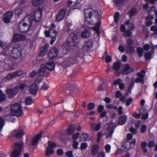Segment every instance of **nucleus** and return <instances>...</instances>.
I'll use <instances>...</instances> for the list:
<instances>
[{"instance_id": "46", "label": "nucleus", "mask_w": 157, "mask_h": 157, "mask_svg": "<svg viewBox=\"0 0 157 157\" xmlns=\"http://www.w3.org/2000/svg\"><path fill=\"white\" fill-rule=\"evenodd\" d=\"M147 144V143L145 141L142 142L141 144L142 148L144 152H147V150L146 147Z\"/></svg>"}, {"instance_id": "31", "label": "nucleus", "mask_w": 157, "mask_h": 157, "mask_svg": "<svg viewBox=\"0 0 157 157\" xmlns=\"http://www.w3.org/2000/svg\"><path fill=\"white\" fill-rule=\"evenodd\" d=\"M90 35V32L88 30L84 29L81 34V36L83 38L89 37Z\"/></svg>"}, {"instance_id": "41", "label": "nucleus", "mask_w": 157, "mask_h": 157, "mask_svg": "<svg viewBox=\"0 0 157 157\" xmlns=\"http://www.w3.org/2000/svg\"><path fill=\"white\" fill-rule=\"evenodd\" d=\"M120 67V64L119 63H115L113 64V66L112 67V68L115 71L119 70Z\"/></svg>"}, {"instance_id": "4", "label": "nucleus", "mask_w": 157, "mask_h": 157, "mask_svg": "<svg viewBox=\"0 0 157 157\" xmlns=\"http://www.w3.org/2000/svg\"><path fill=\"white\" fill-rule=\"evenodd\" d=\"M11 113L12 115L17 117L21 116L23 113L21 105L18 103H15L11 106Z\"/></svg>"}, {"instance_id": "3", "label": "nucleus", "mask_w": 157, "mask_h": 157, "mask_svg": "<svg viewBox=\"0 0 157 157\" xmlns=\"http://www.w3.org/2000/svg\"><path fill=\"white\" fill-rule=\"evenodd\" d=\"M77 39L76 35L71 34L68 37L66 42L63 44V48L68 51L72 50L77 44Z\"/></svg>"}, {"instance_id": "20", "label": "nucleus", "mask_w": 157, "mask_h": 157, "mask_svg": "<svg viewBox=\"0 0 157 157\" xmlns=\"http://www.w3.org/2000/svg\"><path fill=\"white\" fill-rule=\"evenodd\" d=\"M13 16V13L11 12H8L4 15V21L6 23H9L10 21V19Z\"/></svg>"}, {"instance_id": "55", "label": "nucleus", "mask_w": 157, "mask_h": 157, "mask_svg": "<svg viewBox=\"0 0 157 157\" xmlns=\"http://www.w3.org/2000/svg\"><path fill=\"white\" fill-rule=\"evenodd\" d=\"M49 88L48 85L44 83L43 85L41 86V89L43 90H47Z\"/></svg>"}, {"instance_id": "57", "label": "nucleus", "mask_w": 157, "mask_h": 157, "mask_svg": "<svg viewBox=\"0 0 157 157\" xmlns=\"http://www.w3.org/2000/svg\"><path fill=\"white\" fill-rule=\"evenodd\" d=\"M79 135V133H76L75 134L73 135L72 136V139L73 141H76Z\"/></svg>"}, {"instance_id": "18", "label": "nucleus", "mask_w": 157, "mask_h": 157, "mask_svg": "<svg viewBox=\"0 0 157 157\" xmlns=\"http://www.w3.org/2000/svg\"><path fill=\"white\" fill-rule=\"evenodd\" d=\"M25 39L26 37L24 35L15 34L13 37V40L14 42H17L19 41L24 40Z\"/></svg>"}, {"instance_id": "16", "label": "nucleus", "mask_w": 157, "mask_h": 157, "mask_svg": "<svg viewBox=\"0 0 157 157\" xmlns=\"http://www.w3.org/2000/svg\"><path fill=\"white\" fill-rule=\"evenodd\" d=\"M46 66L44 65H42L38 71V75L40 76L44 75L45 76H48L49 74L46 72Z\"/></svg>"}, {"instance_id": "58", "label": "nucleus", "mask_w": 157, "mask_h": 157, "mask_svg": "<svg viewBox=\"0 0 157 157\" xmlns=\"http://www.w3.org/2000/svg\"><path fill=\"white\" fill-rule=\"evenodd\" d=\"M146 130V127L145 125L143 124L141 126L140 131L142 133H144Z\"/></svg>"}, {"instance_id": "60", "label": "nucleus", "mask_w": 157, "mask_h": 157, "mask_svg": "<svg viewBox=\"0 0 157 157\" xmlns=\"http://www.w3.org/2000/svg\"><path fill=\"white\" fill-rule=\"evenodd\" d=\"M126 42L127 44L128 45V46L132 45L133 44V41L132 40L130 39H128L127 40Z\"/></svg>"}, {"instance_id": "13", "label": "nucleus", "mask_w": 157, "mask_h": 157, "mask_svg": "<svg viewBox=\"0 0 157 157\" xmlns=\"http://www.w3.org/2000/svg\"><path fill=\"white\" fill-rule=\"evenodd\" d=\"M24 2V0H22L20 4L17 7V8L14 11V13L15 14L18 15L20 14L22 11L25 10L26 9V7L22 5Z\"/></svg>"}, {"instance_id": "35", "label": "nucleus", "mask_w": 157, "mask_h": 157, "mask_svg": "<svg viewBox=\"0 0 157 157\" xmlns=\"http://www.w3.org/2000/svg\"><path fill=\"white\" fill-rule=\"evenodd\" d=\"M81 140L82 141H87L89 140L90 139V136L84 133L81 136Z\"/></svg>"}, {"instance_id": "50", "label": "nucleus", "mask_w": 157, "mask_h": 157, "mask_svg": "<svg viewBox=\"0 0 157 157\" xmlns=\"http://www.w3.org/2000/svg\"><path fill=\"white\" fill-rule=\"evenodd\" d=\"M120 16L119 13L118 12H116L114 16V22L117 23L118 21L119 18Z\"/></svg>"}, {"instance_id": "7", "label": "nucleus", "mask_w": 157, "mask_h": 157, "mask_svg": "<svg viewBox=\"0 0 157 157\" xmlns=\"http://www.w3.org/2000/svg\"><path fill=\"white\" fill-rule=\"evenodd\" d=\"M22 50L20 47L14 48L12 50L11 56L14 59H20L22 57Z\"/></svg>"}, {"instance_id": "1", "label": "nucleus", "mask_w": 157, "mask_h": 157, "mask_svg": "<svg viewBox=\"0 0 157 157\" xmlns=\"http://www.w3.org/2000/svg\"><path fill=\"white\" fill-rule=\"evenodd\" d=\"M85 23L95 25L93 28L97 35L99 36V27L101 24L100 15L98 12L91 9H88L84 11Z\"/></svg>"}, {"instance_id": "47", "label": "nucleus", "mask_w": 157, "mask_h": 157, "mask_svg": "<svg viewBox=\"0 0 157 157\" xmlns=\"http://www.w3.org/2000/svg\"><path fill=\"white\" fill-rule=\"evenodd\" d=\"M5 124V120L2 117H0V131L2 129Z\"/></svg>"}, {"instance_id": "21", "label": "nucleus", "mask_w": 157, "mask_h": 157, "mask_svg": "<svg viewBox=\"0 0 157 157\" xmlns=\"http://www.w3.org/2000/svg\"><path fill=\"white\" fill-rule=\"evenodd\" d=\"M42 14V12L40 10H36L34 13V19H32L31 18V21H39L41 19V17Z\"/></svg>"}, {"instance_id": "11", "label": "nucleus", "mask_w": 157, "mask_h": 157, "mask_svg": "<svg viewBox=\"0 0 157 157\" xmlns=\"http://www.w3.org/2000/svg\"><path fill=\"white\" fill-rule=\"evenodd\" d=\"M36 82H39L38 79H36L35 80V82L31 85L29 87V91L32 94H36L38 90V86L36 83Z\"/></svg>"}, {"instance_id": "63", "label": "nucleus", "mask_w": 157, "mask_h": 157, "mask_svg": "<svg viewBox=\"0 0 157 157\" xmlns=\"http://www.w3.org/2000/svg\"><path fill=\"white\" fill-rule=\"evenodd\" d=\"M112 60V58L111 56H107L105 59V62L107 63H109Z\"/></svg>"}, {"instance_id": "40", "label": "nucleus", "mask_w": 157, "mask_h": 157, "mask_svg": "<svg viewBox=\"0 0 157 157\" xmlns=\"http://www.w3.org/2000/svg\"><path fill=\"white\" fill-rule=\"evenodd\" d=\"M144 48L145 50L147 51H148L149 48H151L152 50H153L154 49V45L152 44L150 45L146 44L144 45Z\"/></svg>"}, {"instance_id": "43", "label": "nucleus", "mask_w": 157, "mask_h": 157, "mask_svg": "<svg viewBox=\"0 0 157 157\" xmlns=\"http://www.w3.org/2000/svg\"><path fill=\"white\" fill-rule=\"evenodd\" d=\"M15 77L22 75L23 74V71L21 70H19L13 72Z\"/></svg>"}, {"instance_id": "33", "label": "nucleus", "mask_w": 157, "mask_h": 157, "mask_svg": "<svg viewBox=\"0 0 157 157\" xmlns=\"http://www.w3.org/2000/svg\"><path fill=\"white\" fill-rule=\"evenodd\" d=\"M44 1V0H33L32 1L33 6H37L42 4Z\"/></svg>"}, {"instance_id": "48", "label": "nucleus", "mask_w": 157, "mask_h": 157, "mask_svg": "<svg viewBox=\"0 0 157 157\" xmlns=\"http://www.w3.org/2000/svg\"><path fill=\"white\" fill-rule=\"evenodd\" d=\"M5 124V120L2 117H0V131L2 129Z\"/></svg>"}, {"instance_id": "56", "label": "nucleus", "mask_w": 157, "mask_h": 157, "mask_svg": "<svg viewBox=\"0 0 157 157\" xmlns=\"http://www.w3.org/2000/svg\"><path fill=\"white\" fill-rule=\"evenodd\" d=\"M78 143L76 141H73V147L75 149H77L78 148Z\"/></svg>"}, {"instance_id": "5", "label": "nucleus", "mask_w": 157, "mask_h": 157, "mask_svg": "<svg viewBox=\"0 0 157 157\" xmlns=\"http://www.w3.org/2000/svg\"><path fill=\"white\" fill-rule=\"evenodd\" d=\"M155 14L156 18L155 20V22L157 24V10H155V8L154 6L151 7L148 11V15L146 17V20L147 21L146 22V25L147 26H149L151 25L152 23L151 21L154 18L153 15Z\"/></svg>"}, {"instance_id": "45", "label": "nucleus", "mask_w": 157, "mask_h": 157, "mask_svg": "<svg viewBox=\"0 0 157 157\" xmlns=\"http://www.w3.org/2000/svg\"><path fill=\"white\" fill-rule=\"evenodd\" d=\"M130 30H126L123 33V35L124 36L126 37H129L132 35V33L130 31Z\"/></svg>"}, {"instance_id": "62", "label": "nucleus", "mask_w": 157, "mask_h": 157, "mask_svg": "<svg viewBox=\"0 0 157 157\" xmlns=\"http://www.w3.org/2000/svg\"><path fill=\"white\" fill-rule=\"evenodd\" d=\"M132 99L131 98H129L126 101V103L127 106H128L130 105L132 101Z\"/></svg>"}, {"instance_id": "17", "label": "nucleus", "mask_w": 157, "mask_h": 157, "mask_svg": "<svg viewBox=\"0 0 157 157\" xmlns=\"http://www.w3.org/2000/svg\"><path fill=\"white\" fill-rule=\"evenodd\" d=\"M65 13V10L63 9L60 10L56 17V21H59L62 20L64 17Z\"/></svg>"}, {"instance_id": "37", "label": "nucleus", "mask_w": 157, "mask_h": 157, "mask_svg": "<svg viewBox=\"0 0 157 157\" xmlns=\"http://www.w3.org/2000/svg\"><path fill=\"white\" fill-rule=\"evenodd\" d=\"M137 14V11L135 8H132L129 12V14L130 17L132 16L136 15Z\"/></svg>"}, {"instance_id": "30", "label": "nucleus", "mask_w": 157, "mask_h": 157, "mask_svg": "<svg viewBox=\"0 0 157 157\" xmlns=\"http://www.w3.org/2000/svg\"><path fill=\"white\" fill-rule=\"evenodd\" d=\"M13 133L17 138H21L24 134V132L21 130H15L13 131Z\"/></svg>"}, {"instance_id": "27", "label": "nucleus", "mask_w": 157, "mask_h": 157, "mask_svg": "<svg viewBox=\"0 0 157 157\" xmlns=\"http://www.w3.org/2000/svg\"><path fill=\"white\" fill-rule=\"evenodd\" d=\"M41 137V133L36 135L32 139L31 144L32 145H34L36 144L39 141V139Z\"/></svg>"}, {"instance_id": "6", "label": "nucleus", "mask_w": 157, "mask_h": 157, "mask_svg": "<svg viewBox=\"0 0 157 157\" xmlns=\"http://www.w3.org/2000/svg\"><path fill=\"white\" fill-rule=\"evenodd\" d=\"M24 145L23 142H20L14 144L15 149L11 153V157H19Z\"/></svg>"}, {"instance_id": "52", "label": "nucleus", "mask_w": 157, "mask_h": 157, "mask_svg": "<svg viewBox=\"0 0 157 157\" xmlns=\"http://www.w3.org/2000/svg\"><path fill=\"white\" fill-rule=\"evenodd\" d=\"M4 70H10L12 69H13L14 68L10 66L8 64H5L4 66Z\"/></svg>"}, {"instance_id": "64", "label": "nucleus", "mask_w": 157, "mask_h": 157, "mask_svg": "<svg viewBox=\"0 0 157 157\" xmlns=\"http://www.w3.org/2000/svg\"><path fill=\"white\" fill-rule=\"evenodd\" d=\"M105 154L103 152H100L97 155V157H105Z\"/></svg>"}, {"instance_id": "10", "label": "nucleus", "mask_w": 157, "mask_h": 157, "mask_svg": "<svg viewBox=\"0 0 157 157\" xmlns=\"http://www.w3.org/2000/svg\"><path fill=\"white\" fill-rule=\"evenodd\" d=\"M145 75V72L143 70H141L140 72L137 74V77L135 80V82L136 83L140 82L144 84V78Z\"/></svg>"}, {"instance_id": "14", "label": "nucleus", "mask_w": 157, "mask_h": 157, "mask_svg": "<svg viewBox=\"0 0 157 157\" xmlns=\"http://www.w3.org/2000/svg\"><path fill=\"white\" fill-rule=\"evenodd\" d=\"M115 128L114 124L110 123L109 124V126L107 129V138L111 137Z\"/></svg>"}, {"instance_id": "2", "label": "nucleus", "mask_w": 157, "mask_h": 157, "mask_svg": "<svg viewBox=\"0 0 157 157\" xmlns=\"http://www.w3.org/2000/svg\"><path fill=\"white\" fill-rule=\"evenodd\" d=\"M31 20L30 15H28L24 17L19 24L18 29L19 31L24 33H27L31 25Z\"/></svg>"}, {"instance_id": "22", "label": "nucleus", "mask_w": 157, "mask_h": 157, "mask_svg": "<svg viewBox=\"0 0 157 157\" xmlns=\"http://www.w3.org/2000/svg\"><path fill=\"white\" fill-rule=\"evenodd\" d=\"M48 44H46L44 46L41 47L40 53V56L43 57L45 55L48 51Z\"/></svg>"}, {"instance_id": "9", "label": "nucleus", "mask_w": 157, "mask_h": 157, "mask_svg": "<svg viewBox=\"0 0 157 157\" xmlns=\"http://www.w3.org/2000/svg\"><path fill=\"white\" fill-rule=\"evenodd\" d=\"M48 146L46 148L45 154L47 156H49L54 153L53 148L56 147V144L51 141H48Z\"/></svg>"}, {"instance_id": "49", "label": "nucleus", "mask_w": 157, "mask_h": 157, "mask_svg": "<svg viewBox=\"0 0 157 157\" xmlns=\"http://www.w3.org/2000/svg\"><path fill=\"white\" fill-rule=\"evenodd\" d=\"M137 51L139 57H142L143 52V49L141 48H137Z\"/></svg>"}, {"instance_id": "44", "label": "nucleus", "mask_w": 157, "mask_h": 157, "mask_svg": "<svg viewBox=\"0 0 157 157\" xmlns=\"http://www.w3.org/2000/svg\"><path fill=\"white\" fill-rule=\"evenodd\" d=\"M25 102L27 105H31L33 103L32 98L29 97L26 98L25 99Z\"/></svg>"}, {"instance_id": "36", "label": "nucleus", "mask_w": 157, "mask_h": 157, "mask_svg": "<svg viewBox=\"0 0 157 157\" xmlns=\"http://www.w3.org/2000/svg\"><path fill=\"white\" fill-rule=\"evenodd\" d=\"M74 63L73 59L72 57L65 58L64 59V64H73Z\"/></svg>"}, {"instance_id": "12", "label": "nucleus", "mask_w": 157, "mask_h": 157, "mask_svg": "<svg viewBox=\"0 0 157 157\" xmlns=\"http://www.w3.org/2000/svg\"><path fill=\"white\" fill-rule=\"evenodd\" d=\"M133 71V68L131 67L130 65L128 64H126L124 65L121 73L125 75L132 72Z\"/></svg>"}, {"instance_id": "29", "label": "nucleus", "mask_w": 157, "mask_h": 157, "mask_svg": "<svg viewBox=\"0 0 157 157\" xmlns=\"http://www.w3.org/2000/svg\"><path fill=\"white\" fill-rule=\"evenodd\" d=\"M99 150V146L97 144L93 145L92 147L91 152L92 155H95L98 153Z\"/></svg>"}, {"instance_id": "26", "label": "nucleus", "mask_w": 157, "mask_h": 157, "mask_svg": "<svg viewBox=\"0 0 157 157\" xmlns=\"http://www.w3.org/2000/svg\"><path fill=\"white\" fill-rule=\"evenodd\" d=\"M136 142V140L135 139H133L132 141L128 142L129 143H126L127 144H129V145L127 146L126 145V144L124 143L122 144V147H124L125 151H127L129 150L131 148V144H134Z\"/></svg>"}, {"instance_id": "38", "label": "nucleus", "mask_w": 157, "mask_h": 157, "mask_svg": "<svg viewBox=\"0 0 157 157\" xmlns=\"http://www.w3.org/2000/svg\"><path fill=\"white\" fill-rule=\"evenodd\" d=\"M75 127L74 125H70L69 128L67 130V133L71 135L74 133L75 131Z\"/></svg>"}, {"instance_id": "19", "label": "nucleus", "mask_w": 157, "mask_h": 157, "mask_svg": "<svg viewBox=\"0 0 157 157\" xmlns=\"http://www.w3.org/2000/svg\"><path fill=\"white\" fill-rule=\"evenodd\" d=\"M58 54V51L57 48H53L51 49L48 54V56L50 59H52L56 56Z\"/></svg>"}, {"instance_id": "8", "label": "nucleus", "mask_w": 157, "mask_h": 157, "mask_svg": "<svg viewBox=\"0 0 157 157\" xmlns=\"http://www.w3.org/2000/svg\"><path fill=\"white\" fill-rule=\"evenodd\" d=\"M45 34L46 37L50 36L51 37L52 40L50 41V44H53L56 40V32L53 29H50L49 31H45Z\"/></svg>"}, {"instance_id": "24", "label": "nucleus", "mask_w": 157, "mask_h": 157, "mask_svg": "<svg viewBox=\"0 0 157 157\" xmlns=\"http://www.w3.org/2000/svg\"><path fill=\"white\" fill-rule=\"evenodd\" d=\"M90 127L92 130L94 131H98L101 128V125L99 123L96 124L93 122H90Z\"/></svg>"}, {"instance_id": "51", "label": "nucleus", "mask_w": 157, "mask_h": 157, "mask_svg": "<svg viewBox=\"0 0 157 157\" xmlns=\"http://www.w3.org/2000/svg\"><path fill=\"white\" fill-rule=\"evenodd\" d=\"M0 46L4 49L6 48L8 46V44L0 40Z\"/></svg>"}, {"instance_id": "23", "label": "nucleus", "mask_w": 157, "mask_h": 157, "mask_svg": "<svg viewBox=\"0 0 157 157\" xmlns=\"http://www.w3.org/2000/svg\"><path fill=\"white\" fill-rule=\"evenodd\" d=\"M93 42L91 40L87 41L84 44L83 48L84 51L89 50L93 46Z\"/></svg>"}, {"instance_id": "53", "label": "nucleus", "mask_w": 157, "mask_h": 157, "mask_svg": "<svg viewBox=\"0 0 157 157\" xmlns=\"http://www.w3.org/2000/svg\"><path fill=\"white\" fill-rule=\"evenodd\" d=\"M95 105L92 103H89L87 106V109L88 110H92L94 107Z\"/></svg>"}, {"instance_id": "28", "label": "nucleus", "mask_w": 157, "mask_h": 157, "mask_svg": "<svg viewBox=\"0 0 157 157\" xmlns=\"http://www.w3.org/2000/svg\"><path fill=\"white\" fill-rule=\"evenodd\" d=\"M46 67L49 71H52L55 68V64L53 62H48L45 65Z\"/></svg>"}, {"instance_id": "39", "label": "nucleus", "mask_w": 157, "mask_h": 157, "mask_svg": "<svg viewBox=\"0 0 157 157\" xmlns=\"http://www.w3.org/2000/svg\"><path fill=\"white\" fill-rule=\"evenodd\" d=\"M26 86L27 85L25 83H21L16 87H17V89L19 91L20 90H23Z\"/></svg>"}, {"instance_id": "15", "label": "nucleus", "mask_w": 157, "mask_h": 157, "mask_svg": "<svg viewBox=\"0 0 157 157\" xmlns=\"http://www.w3.org/2000/svg\"><path fill=\"white\" fill-rule=\"evenodd\" d=\"M17 88V87H15L13 89H9L7 90V94L9 98H13L18 92V90Z\"/></svg>"}, {"instance_id": "32", "label": "nucleus", "mask_w": 157, "mask_h": 157, "mask_svg": "<svg viewBox=\"0 0 157 157\" xmlns=\"http://www.w3.org/2000/svg\"><path fill=\"white\" fill-rule=\"evenodd\" d=\"M127 118V117L124 115L120 117L118 120V123L121 125L125 123Z\"/></svg>"}, {"instance_id": "54", "label": "nucleus", "mask_w": 157, "mask_h": 157, "mask_svg": "<svg viewBox=\"0 0 157 157\" xmlns=\"http://www.w3.org/2000/svg\"><path fill=\"white\" fill-rule=\"evenodd\" d=\"M111 146L110 145L107 144L105 146V151L106 153H109L111 149Z\"/></svg>"}, {"instance_id": "34", "label": "nucleus", "mask_w": 157, "mask_h": 157, "mask_svg": "<svg viewBox=\"0 0 157 157\" xmlns=\"http://www.w3.org/2000/svg\"><path fill=\"white\" fill-rule=\"evenodd\" d=\"M124 24L126 25H128L129 30L130 31L134 30L135 29V26L132 23H130L128 21H127L124 23Z\"/></svg>"}, {"instance_id": "25", "label": "nucleus", "mask_w": 157, "mask_h": 157, "mask_svg": "<svg viewBox=\"0 0 157 157\" xmlns=\"http://www.w3.org/2000/svg\"><path fill=\"white\" fill-rule=\"evenodd\" d=\"M128 0H113V3L115 6L118 7H121L124 5Z\"/></svg>"}, {"instance_id": "59", "label": "nucleus", "mask_w": 157, "mask_h": 157, "mask_svg": "<svg viewBox=\"0 0 157 157\" xmlns=\"http://www.w3.org/2000/svg\"><path fill=\"white\" fill-rule=\"evenodd\" d=\"M151 53L149 52L146 53L145 55V57L146 59H149L151 56Z\"/></svg>"}, {"instance_id": "42", "label": "nucleus", "mask_w": 157, "mask_h": 157, "mask_svg": "<svg viewBox=\"0 0 157 157\" xmlns=\"http://www.w3.org/2000/svg\"><path fill=\"white\" fill-rule=\"evenodd\" d=\"M15 78L13 73L8 74L3 79L5 81Z\"/></svg>"}, {"instance_id": "61", "label": "nucleus", "mask_w": 157, "mask_h": 157, "mask_svg": "<svg viewBox=\"0 0 157 157\" xmlns=\"http://www.w3.org/2000/svg\"><path fill=\"white\" fill-rule=\"evenodd\" d=\"M87 144L85 143H83L82 144L81 148L82 150H85L87 148Z\"/></svg>"}]
</instances>
